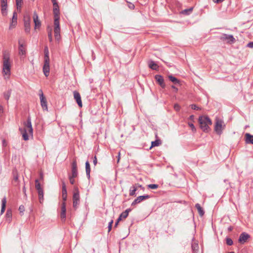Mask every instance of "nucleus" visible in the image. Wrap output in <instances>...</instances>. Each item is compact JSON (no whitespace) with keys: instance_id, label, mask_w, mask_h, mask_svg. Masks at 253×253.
<instances>
[{"instance_id":"obj_21","label":"nucleus","mask_w":253,"mask_h":253,"mask_svg":"<svg viewBox=\"0 0 253 253\" xmlns=\"http://www.w3.org/2000/svg\"><path fill=\"white\" fill-rule=\"evenodd\" d=\"M85 171L87 178L89 179L90 178V164L88 161H86L85 162Z\"/></svg>"},{"instance_id":"obj_58","label":"nucleus","mask_w":253,"mask_h":253,"mask_svg":"<svg viewBox=\"0 0 253 253\" xmlns=\"http://www.w3.org/2000/svg\"><path fill=\"white\" fill-rule=\"evenodd\" d=\"M194 119V115H191L190 117H189V120H191V121H193Z\"/></svg>"},{"instance_id":"obj_13","label":"nucleus","mask_w":253,"mask_h":253,"mask_svg":"<svg viewBox=\"0 0 253 253\" xmlns=\"http://www.w3.org/2000/svg\"><path fill=\"white\" fill-rule=\"evenodd\" d=\"M77 164L76 161H74L72 163V175L71 176L76 177L78 176Z\"/></svg>"},{"instance_id":"obj_42","label":"nucleus","mask_w":253,"mask_h":253,"mask_svg":"<svg viewBox=\"0 0 253 253\" xmlns=\"http://www.w3.org/2000/svg\"><path fill=\"white\" fill-rule=\"evenodd\" d=\"M0 5L1 7L7 6V0H0Z\"/></svg>"},{"instance_id":"obj_53","label":"nucleus","mask_w":253,"mask_h":253,"mask_svg":"<svg viewBox=\"0 0 253 253\" xmlns=\"http://www.w3.org/2000/svg\"><path fill=\"white\" fill-rule=\"evenodd\" d=\"M128 7L130 9H133L135 7V6L133 3H130L128 5Z\"/></svg>"},{"instance_id":"obj_43","label":"nucleus","mask_w":253,"mask_h":253,"mask_svg":"<svg viewBox=\"0 0 253 253\" xmlns=\"http://www.w3.org/2000/svg\"><path fill=\"white\" fill-rule=\"evenodd\" d=\"M33 20H34V23L35 22V21H39V18H38V14H37L36 12H34V15H33Z\"/></svg>"},{"instance_id":"obj_63","label":"nucleus","mask_w":253,"mask_h":253,"mask_svg":"<svg viewBox=\"0 0 253 253\" xmlns=\"http://www.w3.org/2000/svg\"><path fill=\"white\" fill-rule=\"evenodd\" d=\"M40 178L41 179H43V175L41 173V175H40Z\"/></svg>"},{"instance_id":"obj_23","label":"nucleus","mask_w":253,"mask_h":253,"mask_svg":"<svg viewBox=\"0 0 253 253\" xmlns=\"http://www.w3.org/2000/svg\"><path fill=\"white\" fill-rule=\"evenodd\" d=\"M6 204V197H4V198H2V199L1 200V211H0L1 214H2L5 211Z\"/></svg>"},{"instance_id":"obj_34","label":"nucleus","mask_w":253,"mask_h":253,"mask_svg":"<svg viewBox=\"0 0 253 253\" xmlns=\"http://www.w3.org/2000/svg\"><path fill=\"white\" fill-rule=\"evenodd\" d=\"M35 188L38 191H39L41 190H43L41 186V184H40L38 179H36V180H35Z\"/></svg>"},{"instance_id":"obj_2","label":"nucleus","mask_w":253,"mask_h":253,"mask_svg":"<svg viewBox=\"0 0 253 253\" xmlns=\"http://www.w3.org/2000/svg\"><path fill=\"white\" fill-rule=\"evenodd\" d=\"M19 131L22 135L23 139L26 141L29 139L28 134L33 135V128L30 117L28 118L27 122L24 123V127L19 128Z\"/></svg>"},{"instance_id":"obj_11","label":"nucleus","mask_w":253,"mask_h":253,"mask_svg":"<svg viewBox=\"0 0 253 253\" xmlns=\"http://www.w3.org/2000/svg\"><path fill=\"white\" fill-rule=\"evenodd\" d=\"M24 27L25 31L26 33H29L30 31V19L28 16H24Z\"/></svg>"},{"instance_id":"obj_52","label":"nucleus","mask_w":253,"mask_h":253,"mask_svg":"<svg viewBox=\"0 0 253 253\" xmlns=\"http://www.w3.org/2000/svg\"><path fill=\"white\" fill-rule=\"evenodd\" d=\"M247 46L250 48H253V41L250 42L248 44Z\"/></svg>"},{"instance_id":"obj_12","label":"nucleus","mask_w":253,"mask_h":253,"mask_svg":"<svg viewBox=\"0 0 253 253\" xmlns=\"http://www.w3.org/2000/svg\"><path fill=\"white\" fill-rule=\"evenodd\" d=\"M149 198L150 196L148 195L138 196L136 199H135L133 201V202L131 204V205L134 206L136 204L140 203L143 200L149 199Z\"/></svg>"},{"instance_id":"obj_19","label":"nucleus","mask_w":253,"mask_h":253,"mask_svg":"<svg viewBox=\"0 0 253 253\" xmlns=\"http://www.w3.org/2000/svg\"><path fill=\"white\" fill-rule=\"evenodd\" d=\"M17 13L16 12H14L13 14V17L12 19V21L9 26V28L11 29L13 27L15 26L17 24Z\"/></svg>"},{"instance_id":"obj_9","label":"nucleus","mask_w":253,"mask_h":253,"mask_svg":"<svg viewBox=\"0 0 253 253\" xmlns=\"http://www.w3.org/2000/svg\"><path fill=\"white\" fill-rule=\"evenodd\" d=\"M220 39L222 41L226 42L227 43H233L235 41V39L232 35L227 34L222 35Z\"/></svg>"},{"instance_id":"obj_20","label":"nucleus","mask_w":253,"mask_h":253,"mask_svg":"<svg viewBox=\"0 0 253 253\" xmlns=\"http://www.w3.org/2000/svg\"><path fill=\"white\" fill-rule=\"evenodd\" d=\"M245 137L247 143L253 144V135L247 133L245 134Z\"/></svg>"},{"instance_id":"obj_38","label":"nucleus","mask_w":253,"mask_h":253,"mask_svg":"<svg viewBox=\"0 0 253 253\" xmlns=\"http://www.w3.org/2000/svg\"><path fill=\"white\" fill-rule=\"evenodd\" d=\"M159 187L158 184H151L148 185V187L151 189H157Z\"/></svg>"},{"instance_id":"obj_57","label":"nucleus","mask_w":253,"mask_h":253,"mask_svg":"<svg viewBox=\"0 0 253 253\" xmlns=\"http://www.w3.org/2000/svg\"><path fill=\"white\" fill-rule=\"evenodd\" d=\"M23 192L24 193L25 196L26 197L27 195H26V188H25V186H24L23 188Z\"/></svg>"},{"instance_id":"obj_49","label":"nucleus","mask_w":253,"mask_h":253,"mask_svg":"<svg viewBox=\"0 0 253 253\" xmlns=\"http://www.w3.org/2000/svg\"><path fill=\"white\" fill-rule=\"evenodd\" d=\"M48 37L49 41L51 42L52 41V32L51 31L48 32Z\"/></svg>"},{"instance_id":"obj_32","label":"nucleus","mask_w":253,"mask_h":253,"mask_svg":"<svg viewBox=\"0 0 253 253\" xmlns=\"http://www.w3.org/2000/svg\"><path fill=\"white\" fill-rule=\"evenodd\" d=\"M59 16H54V27H60L59 25Z\"/></svg>"},{"instance_id":"obj_61","label":"nucleus","mask_w":253,"mask_h":253,"mask_svg":"<svg viewBox=\"0 0 253 253\" xmlns=\"http://www.w3.org/2000/svg\"><path fill=\"white\" fill-rule=\"evenodd\" d=\"M122 218L120 216H119V218L117 219V223H119L120 221L122 220Z\"/></svg>"},{"instance_id":"obj_56","label":"nucleus","mask_w":253,"mask_h":253,"mask_svg":"<svg viewBox=\"0 0 253 253\" xmlns=\"http://www.w3.org/2000/svg\"><path fill=\"white\" fill-rule=\"evenodd\" d=\"M52 2L53 3V5H56L57 3L56 0H51Z\"/></svg>"},{"instance_id":"obj_59","label":"nucleus","mask_w":253,"mask_h":253,"mask_svg":"<svg viewBox=\"0 0 253 253\" xmlns=\"http://www.w3.org/2000/svg\"><path fill=\"white\" fill-rule=\"evenodd\" d=\"M18 178V176L17 174L16 175L14 176V179L15 180H16V181L17 180Z\"/></svg>"},{"instance_id":"obj_44","label":"nucleus","mask_w":253,"mask_h":253,"mask_svg":"<svg viewBox=\"0 0 253 253\" xmlns=\"http://www.w3.org/2000/svg\"><path fill=\"white\" fill-rule=\"evenodd\" d=\"M191 109H192L193 110H198L200 109V107L195 104L191 105Z\"/></svg>"},{"instance_id":"obj_50","label":"nucleus","mask_w":253,"mask_h":253,"mask_svg":"<svg viewBox=\"0 0 253 253\" xmlns=\"http://www.w3.org/2000/svg\"><path fill=\"white\" fill-rule=\"evenodd\" d=\"M225 0H212L213 2L215 3H219L222 2Z\"/></svg>"},{"instance_id":"obj_17","label":"nucleus","mask_w":253,"mask_h":253,"mask_svg":"<svg viewBox=\"0 0 253 253\" xmlns=\"http://www.w3.org/2000/svg\"><path fill=\"white\" fill-rule=\"evenodd\" d=\"M184 86V83L175 78V91L181 89Z\"/></svg>"},{"instance_id":"obj_22","label":"nucleus","mask_w":253,"mask_h":253,"mask_svg":"<svg viewBox=\"0 0 253 253\" xmlns=\"http://www.w3.org/2000/svg\"><path fill=\"white\" fill-rule=\"evenodd\" d=\"M54 36L57 40H59L60 38V27H54Z\"/></svg>"},{"instance_id":"obj_35","label":"nucleus","mask_w":253,"mask_h":253,"mask_svg":"<svg viewBox=\"0 0 253 253\" xmlns=\"http://www.w3.org/2000/svg\"><path fill=\"white\" fill-rule=\"evenodd\" d=\"M7 7L6 6L1 7V14L3 16H6L7 14Z\"/></svg>"},{"instance_id":"obj_40","label":"nucleus","mask_w":253,"mask_h":253,"mask_svg":"<svg viewBox=\"0 0 253 253\" xmlns=\"http://www.w3.org/2000/svg\"><path fill=\"white\" fill-rule=\"evenodd\" d=\"M226 242L227 245H228L229 246H231L233 244L232 240L229 238H226Z\"/></svg>"},{"instance_id":"obj_26","label":"nucleus","mask_w":253,"mask_h":253,"mask_svg":"<svg viewBox=\"0 0 253 253\" xmlns=\"http://www.w3.org/2000/svg\"><path fill=\"white\" fill-rule=\"evenodd\" d=\"M193 9V7H190V8H189L188 9H184L183 10H182L180 12V14H184V15H189L192 12Z\"/></svg>"},{"instance_id":"obj_27","label":"nucleus","mask_w":253,"mask_h":253,"mask_svg":"<svg viewBox=\"0 0 253 253\" xmlns=\"http://www.w3.org/2000/svg\"><path fill=\"white\" fill-rule=\"evenodd\" d=\"M195 207L197 209L200 215L203 216L205 212L202 208L201 207L200 205L199 204H196Z\"/></svg>"},{"instance_id":"obj_46","label":"nucleus","mask_w":253,"mask_h":253,"mask_svg":"<svg viewBox=\"0 0 253 253\" xmlns=\"http://www.w3.org/2000/svg\"><path fill=\"white\" fill-rule=\"evenodd\" d=\"M113 223V220H111L109 222L108 224V232H110L112 229V224Z\"/></svg>"},{"instance_id":"obj_29","label":"nucleus","mask_w":253,"mask_h":253,"mask_svg":"<svg viewBox=\"0 0 253 253\" xmlns=\"http://www.w3.org/2000/svg\"><path fill=\"white\" fill-rule=\"evenodd\" d=\"M131 211L130 209H126L125 211L123 212L121 214L120 216L122 218H126L127 217L129 212Z\"/></svg>"},{"instance_id":"obj_41","label":"nucleus","mask_w":253,"mask_h":253,"mask_svg":"<svg viewBox=\"0 0 253 253\" xmlns=\"http://www.w3.org/2000/svg\"><path fill=\"white\" fill-rule=\"evenodd\" d=\"M17 8H20L22 5V0H16Z\"/></svg>"},{"instance_id":"obj_10","label":"nucleus","mask_w":253,"mask_h":253,"mask_svg":"<svg viewBox=\"0 0 253 253\" xmlns=\"http://www.w3.org/2000/svg\"><path fill=\"white\" fill-rule=\"evenodd\" d=\"M49 62L50 60H44L43 72L46 77H48L49 73Z\"/></svg>"},{"instance_id":"obj_18","label":"nucleus","mask_w":253,"mask_h":253,"mask_svg":"<svg viewBox=\"0 0 253 253\" xmlns=\"http://www.w3.org/2000/svg\"><path fill=\"white\" fill-rule=\"evenodd\" d=\"M148 66L150 68L154 70H158L159 69V66L152 60L148 61Z\"/></svg>"},{"instance_id":"obj_6","label":"nucleus","mask_w":253,"mask_h":253,"mask_svg":"<svg viewBox=\"0 0 253 253\" xmlns=\"http://www.w3.org/2000/svg\"><path fill=\"white\" fill-rule=\"evenodd\" d=\"M18 53L21 58H24L26 54V44L22 39L18 41Z\"/></svg>"},{"instance_id":"obj_7","label":"nucleus","mask_w":253,"mask_h":253,"mask_svg":"<svg viewBox=\"0 0 253 253\" xmlns=\"http://www.w3.org/2000/svg\"><path fill=\"white\" fill-rule=\"evenodd\" d=\"M39 95H40V99L41 101V104L42 106V108L43 110H47V101L46 99L45 98V97L43 95L42 91V89H40L39 90Z\"/></svg>"},{"instance_id":"obj_5","label":"nucleus","mask_w":253,"mask_h":253,"mask_svg":"<svg viewBox=\"0 0 253 253\" xmlns=\"http://www.w3.org/2000/svg\"><path fill=\"white\" fill-rule=\"evenodd\" d=\"M225 126V125L223 120L219 118H216L214 130L218 134H220L222 133Z\"/></svg>"},{"instance_id":"obj_54","label":"nucleus","mask_w":253,"mask_h":253,"mask_svg":"<svg viewBox=\"0 0 253 253\" xmlns=\"http://www.w3.org/2000/svg\"><path fill=\"white\" fill-rule=\"evenodd\" d=\"M174 108H175V110H176V111H178L180 110V107L176 104H175Z\"/></svg>"},{"instance_id":"obj_33","label":"nucleus","mask_w":253,"mask_h":253,"mask_svg":"<svg viewBox=\"0 0 253 253\" xmlns=\"http://www.w3.org/2000/svg\"><path fill=\"white\" fill-rule=\"evenodd\" d=\"M11 89H9V90H7V91L4 92L3 93L4 97L6 100H8L9 99V98L10 96V95H11Z\"/></svg>"},{"instance_id":"obj_8","label":"nucleus","mask_w":253,"mask_h":253,"mask_svg":"<svg viewBox=\"0 0 253 253\" xmlns=\"http://www.w3.org/2000/svg\"><path fill=\"white\" fill-rule=\"evenodd\" d=\"M73 206L75 208H77L80 203V194L78 189H76L74 192L73 197Z\"/></svg>"},{"instance_id":"obj_45","label":"nucleus","mask_w":253,"mask_h":253,"mask_svg":"<svg viewBox=\"0 0 253 253\" xmlns=\"http://www.w3.org/2000/svg\"><path fill=\"white\" fill-rule=\"evenodd\" d=\"M35 28H39L41 26V22L40 20L38 21H35Z\"/></svg>"},{"instance_id":"obj_30","label":"nucleus","mask_w":253,"mask_h":253,"mask_svg":"<svg viewBox=\"0 0 253 253\" xmlns=\"http://www.w3.org/2000/svg\"><path fill=\"white\" fill-rule=\"evenodd\" d=\"M44 60H50L49 57L48 49V47L47 46L44 47Z\"/></svg>"},{"instance_id":"obj_25","label":"nucleus","mask_w":253,"mask_h":253,"mask_svg":"<svg viewBox=\"0 0 253 253\" xmlns=\"http://www.w3.org/2000/svg\"><path fill=\"white\" fill-rule=\"evenodd\" d=\"M38 193L39 200L40 203L41 204H42L44 200L43 190H41L38 191Z\"/></svg>"},{"instance_id":"obj_64","label":"nucleus","mask_w":253,"mask_h":253,"mask_svg":"<svg viewBox=\"0 0 253 253\" xmlns=\"http://www.w3.org/2000/svg\"><path fill=\"white\" fill-rule=\"evenodd\" d=\"M232 230V228L231 227H230L228 228V230L229 231H231Z\"/></svg>"},{"instance_id":"obj_62","label":"nucleus","mask_w":253,"mask_h":253,"mask_svg":"<svg viewBox=\"0 0 253 253\" xmlns=\"http://www.w3.org/2000/svg\"><path fill=\"white\" fill-rule=\"evenodd\" d=\"M118 161H117V162L118 163L120 161V153L119 152V154H118Z\"/></svg>"},{"instance_id":"obj_39","label":"nucleus","mask_w":253,"mask_h":253,"mask_svg":"<svg viewBox=\"0 0 253 253\" xmlns=\"http://www.w3.org/2000/svg\"><path fill=\"white\" fill-rule=\"evenodd\" d=\"M188 124L189 127L191 128L192 131L194 132H196V129L193 124L192 122H188Z\"/></svg>"},{"instance_id":"obj_1","label":"nucleus","mask_w":253,"mask_h":253,"mask_svg":"<svg viewBox=\"0 0 253 253\" xmlns=\"http://www.w3.org/2000/svg\"><path fill=\"white\" fill-rule=\"evenodd\" d=\"M12 61L10 59V54L4 51L2 52V73L7 78L10 75V70Z\"/></svg>"},{"instance_id":"obj_14","label":"nucleus","mask_w":253,"mask_h":253,"mask_svg":"<svg viewBox=\"0 0 253 253\" xmlns=\"http://www.w3.org/2000/svg\"><path fill=\"white\" fill-rule=\"evenodd\" d=\"M249 238L250 235L248 234L245 232H243L240 235L238 239V241L241 244H244L248 240Z\"/></svg>"},{"instance_id":"obj_51","label":"nucleus","mask_w":253,"mask_h":253,"mask_svg":"<svg viewBox=\"0 0 253 253\" xmlns=\"http://www.w3.org/2000/svg\"><path fill=\"white\" fill-rule=\"evenodd\" d=\"M93 163L94 166H96L97 163V160L96 156H94L93 158Z\"/></svg>"},{"instance_id":"obj_36","label":"nucleus","mask_w":253,"mask_h":253,"mask_svg":"<svg viewBox=\"0 0 253 253\" xmlns=\"http://www.w3.org/2000/svg\"><path fill=\"white\" fill-rule=\"evenodd\" d=\"M6 217L7 219L9 220V221L10 220V219L11 218V217H12V211L11 210H8L6 211Z\"/></svg>"},{"instance_id":"obj_4","label":"nucleus","mask_w":253,"mask_h":253,"mask_svg":"<svg viewBox=\"0 0 253 253\" xmlns=\"http://www.w3.org/2000/svg\"><path fill=\"white\" fill-rule=\"evenodd\" d=\"M198 121L200 128L204 131H207L209 128V126L212 124L211 119L208 117L205 116H200Z\"/></svg>"},{"instance_id":"obj_16","label":"nucleus","mask_w":253,"mask_h":253,"mask_svg":"<svg viewBox=\"0 0 253 253\" xmlns=\"http://www.w3.org/2000/svg\"><path fill=\"white\" fill-rule=\"evenodd\" d=\"M155 79L156 80L158 84L162 87H165V84L164 83V80L163 77L159 75H156L155 76Z\"/></svg>"},{"instance_id":"obj_37","label":"nucleus","mask_w":253,"mask_h":253,"mask_svg":"<svg viewBox=\"0 0 253 253\" xmlns=\"http://www.w3.org/2000/svg\"><path fill=\"white\" fill-rule=\"evenodd\" d=\"M161 144V142L159 140H156L154 141H152L151 143V148L155 146H158Z\"/></svg>"},{"instance_id":"obj_31","label":"nucleus","mask_w":253,"mask_h":253,"mask_svg":"<svg viewBox=\"0 0 253 253\" xmlns=\"http://www.w3.org/2000/svg\"><path fill=\"white\" fill-rule=\"evenodd\" d=\"M191 247L193 251L194 252H197L199 250L198 244L196 242H193Z\"/></svg>"},{"instance_id":"obj_55","label":"nucleus","mask_w":253,"mask_h":253,"mask_svg":"<svg viewBox=\"0 0 253 253\" xmlns=\"http://www.w3.org/2000/svg\"><path fill=\"white\" fill-rule=\"evenodd\" d=\"M169 78L172 82H174V76L170 75L169 76Z\"/></svg>"},{"instance_id":"obj_60","label":"nucleus","mask_w":253,"mask_h":253,"mask_svg":"<svg viewBox=\"0 0 253 253\" xmlns=\"http://www.w3.org/2000/svg\"><path fill=\"white\" fill-rule=\"evenodd\" d=\"M3 112V107L1 105H0V113Z\"/></svg>"},{"instance_id":"obj_24","label":"nucleus","mask_w":253,"mask_h":253,"mask_svg":"<svg viewBox=\"0 0 253 253\" xmlns=\"http://www.w3.org/2000/svg\"><path fill=\"white\" fill-rule=\"evenodd\" d=\"M53 14L54 16H59V8L58 4L53 5Z\"/></svg>"},{"instance_id":"obj_3","label":"nucleus","mask_w":253,"mask_h":253,"mask_svg":"<svg viewBox=\"0 0 253 253\" xmlns=\"http://www.w3.org/2000/svg\"><path fill=\"white\" fill-rule=\"evenodd\" d=\"M67 198V192L66 188V185L64 182H62V198L64 201L61 206V212L60 213V217L61 219L65 221L66 219V203L65 201Z\"/></svg>"},{"instance_id":"obj_48","label":"nucleus","mask_w":253,"mask_h":253,"mask_svg":"<svg viewBox=\"0 0 253 253\" xmlns=\"http://www.w3.org/2000/svg\"><path fill=\"white\" fill-rule=\"evenodd\" d=\"M74 178L75 177H73L71 176H69L70 182L71 184H74L75 183Z\"/></svg>"},{"instance_id":"obj_15","label":"nucleus","mask_w":253,"mask_h":253,"mask_svg":"<svg viewBox=\"0 0 253 253\" xmlns=\"http://www.w3.org/2000/svg\"><path fill=\"white\" fill-rule=\"evenodd\" d=\"M74 99L76 100L79 106L80 107H82L83 106V104L81 100V97L80 93L78 92L75 91L74 92Z\"/></svg>"},{"instance_id":"obj_28","label":"nucleus","mask_w":253,"mask_h":253,"mask_svg":"<svg viewBox=\"0 0 253 253\" xmlns=\"http://www.w3.org/2000/svg\"><path fill=\"white\" fill-rule=\"evenodd\" d=\"M137 186L136 185H133L130 187L129 189V195L130 196H134L135 195V192L137 190Z\"/></svg>"},{"instance_id":"obj_47","label":"nucleus","mask_w":253,"mask_h":253,"mask_svg":"<svg viewBox=\"0 0 253 253\" xmlns=\"http://www.w3.org/2000/svg\"><path fill=\"white\" fill-rule=\"evenodd\" d=\"M19 211L20 212L23 213L24 212V211H25L24 207L23 205H21L19 207Z\"/></svg>"}]
</instances>
